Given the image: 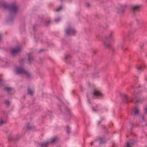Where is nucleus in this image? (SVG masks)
Instances as JSON below:
<instances>
[{"instance_id":"cd10ccee","label":"nucleus","mask_w":147,"mask_h":147,"mask_svg":"<svg viewBox=\"0 0 147 147\" xmlns=\"http://www.w3.org/2000/svg\"><path fill=\"white\" fill-rule=\"evenodd\" d=\"M70 57H71V56L70 55H68L65 57V59H67L68 58H70Z\"/></svg>"},{"instance_id":"72a5a7b5","label":"nucleus","mask_w":147,"mask_h":147,"mask_svg":"<svg viewBox=\"0 0 147 147\" xmlns=\"http://www.w3.org/2000/svg\"><path fill=\"white\" fill-rule=\"evenodd\" d=\"M91 142V145H92L93 144V142Z\"/></svg>"},{"instance_id":"c756f323","label":"nucleus","mask_w":147,"mask_h":147,"mask_svg":"<svg viewBox=\"0 0 147 147\" xmlns=\"http://www.w3.org/2000/svg\"><path fill=\"white\" fill-rule=\"evenodd\" d=\"M50 20H49L48 21V22L46 23V25L47 26L49 24H50Z\"/></svg>"},{"instance_id":"c03bdc74","label":"nucleus","mask_w":147,"mask_h":147,"mask_svg":"<svg viewBox=\"0 0 147 147\" xmlns=\"http://www.w3.org/2000/svg\"><path fill=\"white\" fill-rule=\"evenodd\" d=\"M80 89H81V90H82V87H80Z\"/></svg>"},{"instance_id":"39448f33","label":"nucleus","mask_w":147,"mask_h":147,"mask_svg":"<svg viewBox=\"0 0 147 147\" xmlns=\"http://www.w3.org/2000/svg\"><path fill=\"white\" fill-rule=\"evenodd\" d=\"M113 34V32H111L109 36L105 37V39L104 41V44L105 47L108 48H110L111 46V43L108 40L110 38H112Z\"/></svg>"},{"instance_id":"ddd939ff","label":"nucleus","mask_w":147,"mask_h":147,"mask_svg":"<svg viewBox=\"0 0 147 147\" xmlns=\"http://www.w3.org/2000/svg\"><path fill=\"white\" fill-rule=\"evenodd\" d=\"M139 113V110L136 107H135L134 109V115L137 116L138 115Z\"/></svg>"},{"instance_id":"0eeeda50","label":"nucleus","mask_w":147,"mask_h":147,"mask_svg":"<svg viewBox=\"0 0 147 147\" xmlns=\"http://www.w3.org/2000/svg\"><path fill=\"white\" fill-rule=\"evenodd\" d=\"M21 49L19 47L13 49L11 51V53L13 56H14L20 52Z\"/></svg>"},{"instance_id":"473e14b6","label":"nucleus","mask_w":147,"mask_h":147,"mask_svg":"<svg viewBox=\"0 0 147 147\" xmlns=\"http://www.w3.org/2000/svg\"><path fill=\"white\" fill-rule=\"evenodd\" d=\"M2 80L1 79H0V85L1 84V83L2 82Z\"/></svg>"},{"instance_id":"412c9836","label":"nucleus","mask_w":147,"mask_h":147,"mask_svg":"<svg viewBox=\"0 0 147 147\" xmlns=\"http://www.w3.org/2000/svg\"><path fill=\"white\" fill-rule=\"evenodd\" d=\"M8 139L9 141H15L16 140L14 139L12 136H8Z\"/></svg>"},{"instance_id":"79ce46f5","label":"nucleus","mask_w":147,"mask_h":147,"mask_svg":"<svg viewBox=\"0 0 147 147\" xmlns=\"http://www.w3.org/2000/svg\"><path fill=\"white\" fill-rule=\"evenodd\" d=\"M90 6V5L89 4H88V7Z\"/></svg>"},{"instance_id":"ea45409f","label":"nucleus","mask_w":147,"mask_h":147,"mask_svg":"<svg viewBox=\"0 0 147 147\" xmlns=\"http://www.w3.org/2000/svg\"><path fill=\"white\" fill-rule=\"evenodd\" d=\"M101 121H99V122H98L99 124L100 123H101Z\"/></svg>"},{"instance_id":"dca6fc26","label":"nucleus","mask_w":147,"mask_h":147,"mask_svg":"<svg viewBox=\"0 0 147 147\" xmlns=\"http://www.w3.org/2000/svg\"><path fill=\"white\" fill-rule=\"evenodd\" d=\"M140 121L142 122H143L144 121V117L143 115H140L139 118Z\"/></svg>"},{"instance_id":"4468645a","label":"nucleus","mask_w":147,"mask_h":147,"mask_svg":"<svg viewBox=\"0 0 147 147\" xmlns=\"http://www.w3.org/2000/svg\"><path fill=\"white\" fill-rule=\"evenodd\" d=\"M33 90L30 88H28V93L29 95L32 96L33 94Z\"/></svg>"},{"instance_id":"f3484780","label":"nucleus","mask_w":147,"mask_h":147,"mask_svg":"<svg viewBox=\"0 0 147 147\" xmlns=\"http://www.w3.org/2000/svg\"><path fill=\"white\" fill-rule=\"evenodd\" d=\"M57 139V138L55 137L53 138L51 141H49V143H53L55 142Z\"/></svg>"},{"instance_id":"9b49d317","label":"nucleus","mask_w":147,"mask_h":147,"mask_svg":"<svg viewBox=\"0 0 147 147\" xmlns=\"http://www.w3.org/2000/svg\"><path fill=\"white\" fill-rule=\"evenodd\" d=\"M49 143L48 141L42 143L40 144L41 147H47Z\"/></svg>"},{"instance_id":"4c0bfd02","label":"nucleus","mask_w":147,"mask_h":147,"mask_svg":"<svg viewBox=\"0 0 147 147\" xmlns=\"http://www.w3.org/2000/svg\"><path fill=\"white\" fill-rule=\"evenodd\" d=\"M101 119H102V120H104V118H101Z\"/></svg>"},{"instance_id":"393cba45","label":"nucleus","mask_w":147,"mask_h":147,"mask_svg":"<svg viewBox=\"0 0 147 147\" xmlns=\"http://www.w3.org/2000/svg\"><path fill=\"white\" fill-rule=\"evenodd\" d=\"M61 19L60 18H59L55 20V21L56 23H57L59 22L60 20Z\"/></svg>"},{"instance_id":"a211bd4d","label":"nucleus","mask_w":147,"mask_h":147,"mask_svg":"<svg viewBox=\"0 0 147 147\" xmlns=\"http://www.w3.org/2000/svg\"><path fill=\"white\" fill-rule=\"evenodd\" d=\"M106 142L105 140V139L102 138H100V141L99 142L100 144H104Z\"/></svg>"},{"instance_id":"f704fd0d","label":"nucleus","mask_w":147,"mask_h":147,"mask_svg":"<svg viewBox=\"0 0 147 147\" xmlns=\"http://www.w3.org/2000/svg\"><path fill=\"white\" fill-rule=\"evenodd\" d=\"M140 48H141V49H142V47H143V45H140Z\"/></svg>"},{"instance_id":"2eb2a0df","label":"nucleus","mask_w":147,"mask_h":147,"mask_svg":"<svg viewBox=\"0 0 147 147\" xmlns=\"http://www.w3.org/2000/svg\"><path fill=\"white\" fill-rule=\"evenodd\" d=\"M33 127L32 124L31 123H28L27 125V127L28 129H30Z\"/></svg>"},{"instance_id":"6e6552de","label":"nucleus","mask_w":147,"mask_h":147,"mask_svg":"<svg viewBox=\"0 0 147 147\" xmlns=\"http://www.w3.org/2000/svg\"><path fill=\"white\" fill-rule=\"evenodd\" d=\"M126 6L127 5L126 4L120 6V8L118 9L117 13H123L124 11Z\"/></svg>"},{"instance_id":"7c9ffc66","label":"nucleus","mask_w":147,"mask_h":147,"mask_svg":"<svg viewBox=\"0 0 147 147\" xmlns=\"http://www.w3.org/2000/svg\"><path fill=\"white\" fill-rule=\"evenodd\" d=\"M87 96L88 98V102H89V103L90 104L91 103L90 102V99L88 97V95H87Z\"/></svg>"},{"instance_id":"a878e982","label":"nucleus","mask_w":147,"mask_h":147,"mask_svg":"<svg viewBox=\"0 0 147 147\" xmlns=\"http://www.w3.org/2000/svg\"><path fill=\"white\" fill-rule=\"evenodd\" d=\"M5 89L7 92H9L11 90V88H10L6 87L5 88Z\"/></svg>"},{"instance_id":"5701e85b","label":"nucleus","mask_w":147,"mask_h":147,"mask_svg":"<svg viewBox=\"0 0 147 147\" xmlns=\"http://www.w3.org/2000/svg\"><path fill=\"white\" fill-rule=\"evenodd\" d=\"M67 134H70V129L68 126L67 127Z\"/></svg>"},{"instance_id":"bb28decb","label":"nucleus","mask_w":147,"mask_h":147,"mask_svg":"<svg viewBox=\"0 0 147 147\" xmlns=\"http://www.w3.org/2000/svg\"><path fill=\"white\" fill-rule=\"evenodd\" d=\"M5 104L7 105H9V102L8 100H6L5 101Z\"/></svg>"},{"instance_id":"1a4fd4ad","label":"nucleus","mask_w":147,"mask_h":147,"mask_svg":"<svg viewBox=\"0 0 147 147\" xmlns=\"http://www.w3.org/2000/svg\"><path fill=\"white\" fill-rule=\"evenodd\" d=\"M121 96L124 102L128 103V100L127 95L125 94H121Z\"/></svg>"},{"instance_id":"c9c22d12","label":"nucleus","mask_w":147,"mask_h":147,"mask_svg":"<svg viewBox=\"0 0 147 147\" xmlns=\"http://www.w3.org/2000/svg\"><path fill=\"white\" fill-rule=\"evenodd\" d=\"M145 109L146 111L147 112V108H145Z\"/></svg>"},{"instance_id":"2f4dec72","label":"nucleus","mask_w":147,"mask_h":147,"mask_svg":"<svg viewBox=\"0 0 147 147\" xmlns=\"http://www.w3.org/2000/svg\"><path fill=\"white\" fill-rule=\"evenodd\" d=\"M122 44L121 43H120V44H119V45H118V46H119V47H122Z\"/></svg>"},{"instance_id":"58836bf2","label":"nucleus","mask_w":147,"mask_h":147,"mask_svg":"<svg viewBox=\"0 0 147 147\" xmlns=\"http://www.w3.org/2000/svg\"><path fill=\"white\" fill-rule=\"evenodd\" d=\"M134 88V86H132L131 87V89L133 88Z\"/></svg>"},{"instance_id":"a19ab883","label":"nucleus","mask_w":147,"mask_h":147,"mask_svg":"<svg viewBox=\"0 0 147 147\" xmlns=\"http://www.w3.org/2000/svg\"><path fill=\"white\" fill-rule=\"evenodd\" d=\"M93 110L94 111H96V110H95L94 109H93Z\"/></svg>"},{"instance_id":"a18cd8bd","label":"nucleus","mask_w":147,"mask_h":147,"mask_svg":"<svg viewBox=\"0 0 147 147\" xmlns=\"http://www.w3.org/2000/svg\"><path fill=\"white\" fill-rule=\"evenodd\" d=\"M140 87V86H139V87H138L139 88V87Z\"/></svg>"},{"instance_id":"b1692460","label":"nucleus","mask_w":147,"mask_h":147,"mask_svg":"<svg viewBox=\"0 0 147 147\" xmlns=\"http://www.w3.org/2000/svg\"><path fill=\"white\" fill-rule=\"evenodd\" d=\"M137 69L138 71L142 70L143 69V67L142 66H139L137 67Z\"/></svg>"},{"instance_id":"37998d69","label":"nucleus","mask_w":147,"mask_h":147,"mask_svg":"<svg viewBox=\"0 0 147 147\" xmlns=\"http://www.w3.org/2000/svg\"><path fill=\"white\" fill-rule=\"evenodd\" d=\"M60 1L61 2H62V1H63V0H60Z\"/></svg>"},{"instance_id":"f8f14e48","label":"nucleus","mask_w":147,"mask_h":147,"mask_svg":"<svg viewBox=\"0 0 147 147\" xmlns=\"http://www.w3.org/2000/svg\"><path fill=\"white\" fill-rule=\"evenodd\" d=\"M135 143V141L134 140H132L130 142H127V147H132V145Z\"/></svg>"},{"instance_id":"4be33fe9","label":"nucleus","mask_w":147,"mask_h":147,"mask_svg":"<svg viewBox=\"0 0 147 147\" xmlns=\"http://www.w3.org/2000/svg\"><path fill=\"white\" fill-rule=\"evenodd\" d=\"M63 8V6L62 5L59 6L58 8L55 9V10L57 12H59Z\"/></svg>"},{"instance_id":"e433bc0d","label":"nucleus","mask_w":147,"mask_h":147,"mask_svg":"<svg viewBox=\"0 0 147 147\" xmlns=\"http://www.w3.org/2000/svg\"><path fill=\"white\" fill-rule=\"evenodd\" d=\"M11 19H9L8 20V21L9 22H10V21H11Z\"/></svg>"},{"instance_id":"c85d7f7f","label":"nucleus","mask_w":147,"mask_h":147,"mask_svg":"<svg viewBox=\"0 0 147 147\" xmlns=\"http://www.w3.org/2000/svg\"><path fill=\"white\" fill-rule=\"evenodd\" d=\"M24 60L23 59H22L20 61V62L21 63H22L24 62Z\"/></svg>"},{"instance_id":"9d476101","label":"nucleus","mask_w":147,"mask_h":147,"mask_svg":"<svg viewBox=\"0 0 147 147\" xmlns=\"http://www.w3.org/2000/svg\"><path fill=\"white\" fill-rule=\"evenodd\" d=\"M28 58L29 63H31L33 61V56L31 54H28Z\"/></svg>"},{"instance_id":"6ab92c4d","label":"nucleus","mask_w":147,"mask_h":147,"mask_svg":"<svg viewBox=\"0 0 147 147\" xmlns=\"http://www.w3.org/2000/svg\"><path fill=\"white\" fill-rule=\"evenodd\" d=\"M143 99L142 98H137V100H136V102L137 103H139L141 102H142L143 100Z\"/></svg>"},{"instance_id":"f03ea898","label":"nucleus","mask_w":147,"mask_h":147,"mask_svg":"<svg viewBox=\"0 0 147 147\" xmlns=\"http://www.w3.org/2000/svg\"><path fill=\"white\" fill-rule=\"evenodd\" d=\"M16 73L17 74H24L28 78H31L32 76L30 72L25 69L23 67L21 66L17 67Z\"/></svg>"},{"instance_id":"f257e3e1","label":"nucleus","mask_w":147,"mask_h":147,"mask_svg":"<svg viewBox=\"0 0 147 147\" xmlns=\"http://www.w3.org/2000/svg\"><path fill=\"white\" fill-rule=\"evenodd\" d=\"M3 6L4 8L8 9H9L11 15H14L18 11V7L15 3H13L10 5H8L6 3H4L3 4Z\"/></svg>"},{"instance_id":"aec40b11","label":"nucleus","mask_w":147,"mask_h":147,"mask_svg":"<svg viewBox=\"0 0 147 147\" xmlns=\"http://www.w3.org/2000/svg\"><path fill=\"white\" fill-rule=\"evenodd\" d=\"M5 122L3 121L2 118H1L0 119V126H1L3 125L5 123Z\"/></svg>"},{"instance_id":"20e7f679","label":"nucleus","mask_w":147,"mask_h":147,"mask_svg":"<svg viewBox=\"0 0 147 147\" xmlns=\"http://www.w3.org/2000/svg\"><path fill=\"white\" fill-rule=\"evenodd\" d=\"M91 95L92 97L94 98H98L103 96L102 94L96 90H94Z\"/></svg>"},{"instance_id":"423d86ee","label":"nucleus","mask_w":147,"mask_h":147,"mask_svg":"<svg viewBox=\"0 0 147 147\" xmlns=\"http://www.w3.org/2000/svg\"><path fill=\"white\" fill-rule=\"evenodd\" d=\"M141 6V5H134L131 6V9L133 12L135 13L138 12Z\"/></svg>"},{"instance_id":"7ed1b4c3","label":"nucleus","mask_w":147,"mask_h":147,"mask_svg":"<svg viewBox=\"0 0 147 147\" xmlns=\"http://www.w3.org/2000/svg\"><path fill=\"white\" fill-rule=\"evenodd\" d=\"M65 32L67 35H73L76 33V31L74 28L70 25L65 29Z\"/></svg>"}]
</instances>
